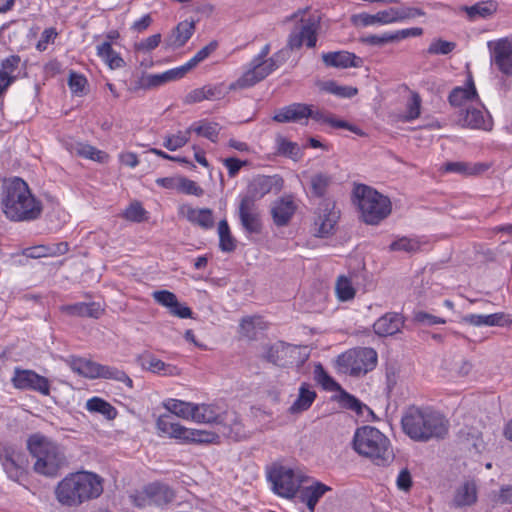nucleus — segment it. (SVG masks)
I'll return each mask as SVG.
<instances>
[{"instance_id": "nucleus-1", "label": "nucleus", "mask_w": 512, "mask_h": 512, "mask_svg": "<svg viewBox=\"0 0 512 512\" xmlns=\"http://www.w3.org/2000/svg\"><path fill=\"white\" fill-rule=\"evenodd\" d=\"M0 204L6 218L14 222L35 221L43 212L41 200L34 196L27 182L19 177L11 178L3 184Z\"/></svg>"}, {"instance_id": "nucleus-2", "label": "nucleus", "mask_w": 512, "mask_h": 512, "mask_svg": "<svg viewBox=\"0 0 512 512\" xmlns=\"http://www.w3.org/2000/svg\"><path fill=\"white\" fill-rule=\"evenodd\" d=\"M404 433L414 441L428 442L444 439L449 431V421L430 407H409L401 419Z\"/></svg>"}, {"instance_id": "nucleus-3", "label": "nucleus", "mask_w": 512, "mask_h": 512, "mask_svg": "<svg viewBox=\"0 0 512 512\" xmlns=\"http://www.w3.org/2000/svg\"><path fill=\"white\" fill-rule=\"evenodd\" d=\"M103 492V479L95 473L81 471L62 479L56 489V499L65 506H79L98 498Z\"/></svg>"}, {"instance_id": "nucleus-4", "label": "nucleus", "mask_w": 512, "mask_h": 512, "mask_svg": "<svg viewBox=\"0 0 512 512\" xmlns=\"http://www.w3.org/2000/svg\"><path fill=\"white\" fill-rule=\"evenodd\" d=\"M352 447L360 456L370 459L375 465L386 466L394 459L390 440L380 430L372 426L356 429Z\"/></svg>"}, {"instance_id": "nucleus-5", "label": "nucleus", "mask_w": 512, "mask_h": 512, "mask_svg": "<svg viewBox=\"0 0 512 512\" xmlns=\"http://www.w3.org/2000/svg\"><path fill=\"white\" fill-rule=\"evenodd\" d=\"M27 447L36 459L34 470L38 474L55 477L66 466V457L62 449L47 438L40 435L29 437Z\"/></svg>"}, {"instance_id": "nucleus-6", "label": "nucleus", "mask_w": 512, "mask_h": 512, "mask_svg": "<svg viewBox=\"0 0 512 512\" xmlns=\"http://www.w3.org/2000/svg\"><path fill=\"white\" fill-rule=\"evenodd\" d=\"M353 194L365 223L378 224L390 214L391 202L389 198L375 189L359 184L354 188Z\"/></svg>"}, {"instance_id": "nucleus-7", "label": "nucleus", "mask_w": 512, "mask_h": 512, "mask_svg": "<svg viewBox=\"0 0 512 512\" xmlns=\"http://www.w3.org/2000/svg\"><path fill=\"white\" fill-rule=\"evenodd\" d=\"M156 428L160 436H169L186 443H212L217 435L212 431L190 429L174 422L172 416L161 415L156 421Z\"/></svg>"}, {"instance_id": "nucleus-8", "label": "nucleus", "mask_w": 512, "mask_h": 512, "mask_svg": "<svg viewBox=\"0 0 512 512\" xmlns=\"http://www.w3.org/2000/svg\"><path fill=\"white\" fill-rule=\"evenodd\" d=\"M70 367L75 373L89 379L104 378L122 382L129 388L133 387L132 379L116 367L102 365L85 358L73 359Z\"/></svg>"}, {"instance_id": "nucleus-9", "label": "nucleus", "mask_w": 512, "mask_h": 512, "mask_svg": "<svg viewBox=\"0 0 512 512\" xmlns=\"http://www.w3.org/2000/svg\"><path fill=\"white\" fill-rule=\"evenodd\" d=\"M377 360V352L373 348L359 347L340 355L337 362L351 376H360L372 371Z\"/></svg>"}, {"instance_id": "nucleus-10", "label": "nucleus", "mask_w": 512, "mask_h": 512, "mask_svg": "<svg viewBox=\"0 0 512 512\" xmlns=\"http://www.w3.org/2000/svg\"><path fill=\"white\" fill-rule=\"evenodd\" d=\"M306 10H298L288 19L294 20L299 15L305 14ZM319 29V18L316 16H302L299 26L291 31L287 39V48L291 51L299 50L305 43L308 48H314L317 43V32Z\"/></svg>"}, {"instance_id": "nucleus-11", "label": "nucleus", "mask_w": 512, "mask_h": 512, "mask_svg": "<svg viewBox=\"0 0 512 512\" xmlns=\"http://www.w3.org/2000/svg\"><path fill=\"white\" fill-rule=\"evenodd\" d=\"M273 491L281 497L293 498L300 488L301 480L291 468L274 465L268 471Z\"/></svg>"}, {"instance_id": "nucleus-12", "label": "nucleus", "mask_w": 512, "mask_h": 512, "mask_svg": "<svg viewBox=\"0 0 512 512\" xmlns=\"http://www.w3.org/2000/svg\"><path fill=\"white\" fill-rule=\"evenodd\" d=\"M456 124L462 128L491 131L494 123L483 106L468 105L457 112Z\"/></svg>"}, {"instance_id": "nucleus-13", "label": "nucleus", "mask_w": 512, "mask_h": 512, "mask_svg": "<svg viewBox=\"0 0 512 512\" xmlns=\"http://www.w3.org/2000/svg\"><path fill=\"white\" fill-rule=\"evenodd\" d=\"M315 214V235L321 238L332 235L340 218V211L336 210L335 202L330 199L323 200L319 204Z\"/></svg>"}, {"instance_id": "nucleus-14", "label": "nucleus", "mask_w": 512, "mask_h": 512, "mask_svg": "<svg viewBox=\"0 0 512 512\" xmlns=\"http://www.w3.org/2000/svg\"><path fill=\"white\" fill-rule=\"evenodd\" d=\"M11 382L19 390L36 391L45 396L50 394L49 380L33 370L16 367Z\"/></svg>"}, {"instance_id": "nucleus-15", "label": "nucleus", "mask_w": 512, "mask_h": 512, "mask_svg": "<svg viewBox=\"0 0 512 512\" xmlns=\"http://www.w3.org/2000/svg\"><path fill=\"white\" fill-rule=\"evenodd\" d=\"M238 216L243 229L249 234H259L262 230L260 213L256 203L250 198H241Z\"/></svg>"}, {"instance_id": "nucleus-16", "label": "nucleus", "mask_w": 512, "mask_h": 512, "mask_svg": "<svg viewBox=\"0 0 512 512\" xmlns=\"http://www.w3.org/2000/svg\"><path fill=\"white\" fill-rule=\"evenodd\" d=\"M488 47L498 69L503 74L512 76V43L507 38H501L495 42L489 41Z\"/></svg>"}, {"instance_id": "nucleus-17", "label": "nucleus", "mask_w": 512, "mask_h": 512, "mask_svg": "<svg viewBox=\"0 0 512 512\" xmlns=\"http://www.w3.org/2000/svg\"><path fill=\"white\" fill-rule=\"evenodd\" d=\"M283 181L278 176H264L259 175L255 177L248 186L247 195L242 198H250L254 203L257 199H261L266 194L275 190L280 191Z\"/></svg>"}, {"instance_id": "nucleus-18", "label": "nucleus", "mask_w": 512, "mask_h": 512, "mask_svg": "<svg viewBox=\"0 0 512 512\" xmlns=\"http://www.w3.org/2000/svg\"><path fill=\"white\" fill-rule=\"evenodd\" d=\"M250 66L251 68L248 71H246L240 78L229 85V91L252 87L270 75L269 70H267V67L264 64V61H259V59H252Z\"/></svg>"}, {"instance_id": "nucleus-19", "label": "nucleus", "mask_w": 512, "mask_h": 512, "mask_svg": "<svg viewBox=\"0 0 512 512\" xmlns=\"http://www.w3.org/2000/svg\"><path fill=\"white\" fill-rule=\"evenodd\" d=\"M309 105L305 103H292L276 111L272 119L278 123L307 124Z\"/></svg>"}, {"instance_id": "nucleus-20", "label": "nucleus", "mask_w": 512, "mask_h": 512, "mask_svg": "<svg viewBox=\"0 0 512 512\" xmlns=\"http://www.w3.org/2000/svg\"><path fill=\"white\" fill-rule=\"evenodd\" d=\"M144 501L149 505L165 506L175 498L174 491L166 484L154 482L143 489Z\"/></svg>"}, {"instance_id": "nucleus-21", "label": "nucleus", "mask_w": 512, "mask_h": 512, "mask_svg": "<svg viewBox=\"0 0 512 512\" xmlns=\"http://www.w3.org/2000/svg\"><path fill=\"white\" fill-rule=\"evenodd\" d=\"M214 433L217 438L213 443L218 442L220 435L234 441H240L246 437L244 427L235 413H224V417L221 419V423H218L217 431Z\"/></svg>"}, {"instance_id": "nucleus-22", "label": "nucleus", "mask_w": 512, "mask_h": 512, "mask_svg": "<svg viewBox=\"0 0 512 512\" xmlns=\"http://www.w3.org/2000/svg\"><path fill=\"white\" fill-rule=\"evenodd\" d=\"M308 119L311 118L316 122L327 124L332 128L347 129L358 136H364L365 133L356 125H353L345 120L337 119L332 113L326 110L313 109V105H309Z\"/></svg>"}, {"instance_id": "nucleus-23", "label": "nucleus", "mask_w": 512, "mask_h": 512, "mask_svg": "<svg viewBox=\"0 0 512 512\" xmlns=\"http://www.w3.org/2000/svg\"><path fill=\"white\" fill-rule=\"evenodd\" d=\"M462 321L473 326L506 327L512 324V317L504 312H497L488 315L468 314L463 316Z\"/></svg>"}, {"instance_id": "nucleus-24", "label": "nucleus", "mask_w": 512, "mask_h": 512, "mask_svg": "<svg viewBox=\"0 0 512 512\" xmlns=\"http://www.w3.org/2000/svg\"><path fill=\"white\" fill-rule=\"evenodd\" d=\"M473 99H478V93L473 81V77L471 74H469L466 87L458 86L453 88L449 93L448 101L451 106L459 107L462 109L468 106L469 104L467 103Z\"/></svg>"}, {"instance_id": "nucleus-25", "label": "nucleus", "mask_w": 512, "mask_h": 512, "mask_svg": "<svg viewBox=\"0 0 512 512\" xmlns=\"http://www.w3.org/2000/svg\"><path fill=\"white\" fill-rule=\"evenodd\" d=\"M64 147L71 154L90 159L99 163H105L109 156L104 151L98 150L96 147L77 142V141H66Z\"/></svg>"}, {"instance_id": "nucleus-26", "label": "nucleus", "mask_w": 512, "mask_h": 512, "mask_svg": "<svg viewBox=\"0 0 512 512\" xmlns=\"http://www.w3.org/2000/svg\"><path fill=\"white\" fill-rule=\"evenodd\" d=\"M403 318L398 313H387L380 317L373 325L374 332L382 337L391 336L400 331Z\"/></svg>"}, {"instance_id": "nucleus-27", "label": "nucleus", "mask_w": 512, "mask_h": 512, "mask_svg": "<svg viewBox=\"0 0 512 512\" xmlns=\"http://www.w3.org/2000/svg\"><path fill=\"white\" fill-rule=\"evenodd\" d=\"M323 63L328 67L349 68L358 67L361 59L347 51L328 52L322 55Z\"/></svg>"}, {"instance_id": "nucleus-28", "label": "nucleus", "mask_w": 512, "mask_h": 512, "mask_svg": "<svg viewBox=\"0 0 512 512\" xmlns=\"http://www.w3.org/2000/svg\"><path fill=\"white\" fill-rule=\"evenodd\" d=\"M296 206L292 199L282 198L277 200L272 208L271 214L275 225L281 227L288 224L294 215Z\"/></svg>"}, {"instance_id": "nucleus-29", "label": "nucleus", "mask_w": 512, "mask_h": 512, "mask_svg": "<svg viewBox=\"0 0 512 512\" xmlns=\"http://www.w3.org/2000/svg\"><path fill=\"white\" fill-rule=\"evenodd\" d=\"M331 488L321 482H314L310 486L299 488V498L305 503L310 512H314L319 499Z\"/></svg>"}, {"instance_id": "nucleus-30", "label": "nucleus", "mask_w": 512, "mask_h": 512, "mask_svg": "<svg viewBox=\"0 0 512 512\" xmlns=\"http://www.w3.org/2000/svg\"><path fill=\"white\" fill-rule=\"evenodd\" d=\"M138 362L143 369L152 373L170 376L177 374V368L175 366L166 364L150 353L141 354L138 357Z\"/></svg>"}, {"instance_id": "nucleus-31", "label": "nucleus", "mask_w": 512, "mask_h": 512, "mask_svg": "<svg viewBox=\"0 0 512 512\" xmlns=\"http://www.w3.org/2000/svg\"><path fill=\"white\" fill-rule=\"evenodd\" d=\"M61 311L70 316L91 317L95 319L99 318L103 313V309L100 304L96 302H79L64 305L61 307Z\"/></svg>"}, {"instance_id": "nucleus-32", "label": "nucleus", "mask_w": 512, "mask_h": 512, "mask_svg": "<svg viewBox=\"0 0 512 512\" xmlns=\"http://www.w3.org/2000/svg\"><path fill=\"white\" fill-rule=\"evenodd\" d=\"M2 467L10 480L20 482L27 473L28 459L25 453L21 452L14 458L4 462Z\"/></svg>"}, {"instance_id": "nucleus-33", "label": "nucleus", "mask_w": 512, "mask_h": 512, "mask_svg": "<svg viewBox=\"0 0 512 512\" xmlns=\"http://www.w3.org/2000/svg\"><path fill=\"white\" fill-rule=\"evenodd\" d=\"M223 417L224 414H220L218 408L214 405L195 404L191 420L198 423H215L217 429L218 423H221Z\"/></svg>"}, {"instance_id": "nucleus-34", "label": "nucleus", "mask_w": 512, "mask_h": 512, "mask_svg": "<svg viewBox=\"0 0 512 512\" xmlns=\"http://www.w3.org/2000/svg\"><path fill=\"white\" fill-rule=\"evenodd\" d=\"M317 397L316 392L307 383H302L296 400L289 408L291 414H298L308 410Z\"/></svg>"}, {"instance_id": "nucleus-35", "label": "nucleus", "mask_w": 512, "mask_h": 512, "mask_svg": "<svg viewBox=\"0 0 512 512\" xmlns=\"http://www.w3.org/2000/svg\"><path fill=\"white\" fill-rule=\"evenodd\" d=\"M466 12L469 20L474 21L478 18H489L493 16L498 9V3L495 0L480 1L472 6H463L461 8Z\"/></svg>"}, {"instance_id": "nucleus-36", "label": "nucleus", "mask_w": 512, "mask_h": 512, "mask_svg": "<svg viewBox=\"0 0 512 512\" xmlns=\"http://www.w3.org/2000/svg\"><path fill=\"white\" fill-rule=\"evenodd\" d=\"M476 500V485L473 482L467 481L456 489L452 504L454 507L461 508L473 505Z\"/></svg>"}, {"instance_id": "nucleus-37", "label": "nucleus", "mask_w": 512, "mask_h": 512, "mask_svg": "<svg viewBox=\"0 0 512 512\" xmlns=\"http://www.w3.org/2000/svg\"><path fill=\"white\" fill-rule=\"evenodd\" d=\"M97 56L112 70L123 68L126 63L124 59L116 52L110 41H104L96 47Z\"/></svg>"}, {"instance_id": "nucleus-38", "label": "nucleus", "mask_w": 512, "mask_h": 512, "mask_svg": "<svg viewBox=\"0 0 512 512\" xmlns=\"http://www.w3.org/2000/svg\"><path fill=\"white\" fill-rule=\"evenodd\" d=\"M185 216L190 223L198 225L205 230L213 228L215 224L213 211L209 208L196 209L188 207Z\"/></svg>"}, {"instance_id": "nucleus-39", "label": "nucleus", "mask_w": 512, "mask_h": 512, "mask_svg": "<svg viewBox=\"0 0 512 512\" xmlns=\"http://www.w3.org/2000/svg\"><path fill=\"white\" fill-rule=\"evenodd\" d=\"M385 11H379L376 14H369L366 12L353 14L350 17L352 25L355 27H368L373 25H388Z\"/></svg>"}, {"instance_id": "nucleus-40", "label": "nucleus", "mask_w": 512, "mask_h": 512, "mask_svg": "<svg viewBox=\"0 0 512 512\" xmlns=\"http://www.w3.org/2000/svg\"><path fill=\"white\" fill-rule=\"evenodd\" d=\"M220 130L221 126L218 123L206 120L195 122L189 127L190 132H195L197 135L205 137L214 143L218 141Z\"/></svg>"}, {"instance_id": "nucleus-41", "label": "nucleus", "mask_w": 512, "mask_h": 512, "mask_svg": "<svg viewBox=\"0 0 512 512\" xmlns=\"http://www.w3.org/2000/svg\"><path fill=\"white\" fill-rule=\"evenodd\" d=\"M195 31V23L193 21L180 22L172 32L170 45L182 47L191 38Z\"/></svg>"}, {"instance_id": "nucleus-42", "label": "nucleus", "mask_w": 512, "mask_h": 512, "mask_svg": "<svg viewBox=\"0 0 512 512\" xmlns=\"http://www.w3.org/2000/svg\"><path fill=\"white\" fill-rule=\"evenodd\" d=\"M86 409L92 413H99L107 420H113L117 416V410L106 400L100 397H92L86 402Z\"/></svg>"}, {"instance_id": "nucleus-43", "label": "nucleus", "mask_w": 512, "mask_h": 512, "mask_svg": "<svg viewBox=\"0 0 512 512\" xmlns=\"http://www.w3.org/2000/svg\"><path fill=\"white\" fill-rule=\"evenodd\" d=\"M265 328V323L259 316L244 317L240 322V334L250 340L256 339L258 330Z\"/></svg>"}, {"instance_id": "nucleus-44", "label": "nucleus", "mask_w": 512, "mask_h": 512, "mask_svg": "<svg viewBox=\"0 0 512 512\" xmlns=\"http://www.w3.org/2000/svg\"><path fill=\"white\" fill-rule=\"evenodd\" d=\"M193 403L181 401L178 399H168L163 406L172 414L184 418L191 419L194 410Z\"/></svg>"}, {"instance_id": "nucleus-45", "label": "nucleus", "mask_w": 512, "mask_h": 512, "mask_svg": "<svg viewBox=\"0 0 512 512\" xmlns=\"http://www.w3.org/2000/svg\"><path fill=\"white\" fill-rule=\"evenodd\" d=\"M487 167L484 164H470L467 162H447L444 171L463 175H475L483 172Z\"/></svg>"}, {"instance_id": "nucleus-46", "label": "nucleus", "mask_w": 512, "mask_h": 512, "mask_svg": "<svg viewBox=\"0 0 512 512\" xmlns=\"http://www.w3.org/2000/svg\"><path fill=\"white\" fill-rule=\"evenodd\" d=\"M219 248L223 252H232L236 249V239L232 236L226 219L218 223Z\"/></svg>"}, {"instance_id": "nucleus-47", "label": "nucleus", "mask_w": 512, "mask_h": 512, "mask_svg": "<svg viewBox=\"0 0 512 512\" xmlns=\"http://www.w3.org/2000/svg\"><path fill=\"white\" fill-rule=\"evenodd\" d=\"M291 350H295V347L285 344L284 342H278L266 347L263 357L270 363L280 364L283 356Z\"/></svg>"}, {"instance_id": "nucleus-48", "label": "nucleus", "mask_w": 512, "mask_h": 512, "mask_svg": "<svg viewBox=\"0 0 512 512\" xmlns=\"http://www.w3.org/2000/svg\"><path fill=\"white\" fill-rule=\"evenodd\" d=\"M332 184V177L326 173H316L311 176L310 185L314 196L323 197Z\"/></svg>"}, {"instance_id": "nucleus-49", "label": "nucleus", "mask_w": 512, "mask_h": 512, "mask_svg": "<svg viewBox=\"0 0 512 512\" xmlns=\"http://www.w3.org/2000/svg\"><path fill=\"white\" fill-rule=\"evenodd\" d=\"M340 390L339 402L343 408L354 411L357 415H363L364 409L371 412V410L355 396L349 394L345 390Z\"/></svg>"}, {"instance_id": "nucleus-50", "label": "nucleus", "mask_w": 512, "mask_h": 512, "mask_svg": "<svg viewBox=\"0 0 512 512\" xmlns=\"http://www.w3.org/2000/svg\"><path fill=\"white\" fill-rule=\"evenodd\" d=\"M336 295L341 301H349L355 296V289L352 282L346 276H339L335 285Z\"/></svg>"}, {"instance_id": "nucleus-51", "label": "nucleus", "mask_w": 512, "mask_h": 512, "mask_svg": "<svg viewBox=\"0 0 512 512\" xmlns=\"http://www.w3.org/2000/svg\"><path fill=\"white\" fill-rule=\"evenodd\" d=\"M315 380L323 386L324 389L334 391L340 390V385L328 375L321 364L315 366L314 370Z\"/></svg>"}, {"instance_id": "nucleus-52", "label": "nucleus", "mask_w": 512, "mask_h": 512, "mask_svg": "<svg viewBox=\"0 0 512 512\" xmlns=\"http://www.w3.org/2000/svg\"><path fill=\"white\" fill-rule=\"evenodd\" d=\"M324 89L327 92L342 98H352L358 93L357 88L352 86H341L334 81L325 83Z\"/></svg>"}, {"instance_id": "nucleus-53", "label": "nucleus", "mask_w": 512, "mask_h": 512, "mask_svg": "<svg viewBox=\"0 0 512 512\" xmlns=\"http://www.w3.org/2000/svg\"><path fill=\"white\" fill-rule=\"evenodd\" d=\"M456 47L455 42L446 41L443 39H436L431 42L427 52L431 55H447L451 53Z\"/></svg>"}, {"instance_id": "nucleus-54", "label": "nucleus", "mask_w": 512, "mask_h": 512, "mask_svg": "<svg viewBox=\"0 0 512 512\" xmlns=\"http://www.w3.org/2000/svg\"><path fill=\"white\" fill-rule=\"evenodd\" d=\"M166 73L161 74H150L147 76H143L139 81V87L145 90H150L153 88H157L165 83H167Z\"/></svg>"}, {"instance_id": "nucleus-55", "label": "nucleus", "mask_w": 512, "mask_h": 512, "mask_svg": "<svg viewBox=\"0 0 512 512\" xmlns=\"http://www.w3.org/2000/svg\"><path fill=\"white\" fill-rule=\"evenodd\" d=\"M145 214H146V211L142 207V205L139 202H135V203L130 204L126 208L123 216L125 219H127L129 221L140 223L145 219Z\"/></svg>"}, {"instance_id": "nucleus-56", "label": "nucleus", "mask_w": 512, "mask_h": 512, "mask_svg": "<svg viewBox=\"0 0 512 512\" xmlns=\"http://www.w3.org/2000/svg\"><path fill=\"white\" fill-rule=\"evenodd\" d=\"M419 249V243L416 240L409 239L406 237H402L396 241H393L390 244L391 251H405V252H415Z\"/></svg>"}, {"instance_id": "nucleus-57", "label": "nucleus", "mask_w": 512, "mask_h": 512, "mask_svg": "<svg viewBox=\"0 0 512 512\" xmlns=\"http://www.w3.org/2000/svg\"><path fill=\"white\" fill-rule=\"evenodd\" d=\"M277 152L280 155L296 158L299 154V146L295 142H291L285 138H279Z\"/></svg>"}, {"instance_id": "nucleus-58", "label": "nucleus", "mask_w": 512, "mask_h": 512, "mask_svg": "<svg viewBox=\"0 0 512 512\" xmlns=\"http://www.w3.org/2000/svg\"><path fill=\"white\" fill-rule=\"evenodd\" d=\"M177 188L187 195L201 196L204 193L203 189L195 181L188 178H180Z\"/></svg>"}, {"instance_id": "nucleus-59", "label": "nucleus", "mask_w": 512, "mask_h": 512, "mask_svg": "<svg viewBox=\"0 0 512 512\" xmlns=\"http://www.w3.org/2000/svg\"><path fill=\"white\" fill-rule=\"evenodd\" d=\"M68 85L72 93L83 94L87 85V79L82 74L71 72L68 79Z\"/></svg>"}, {"instance_id": "nucleus-60", "label": "nucleus", "mask_w": 512, "mask_h": 512, "mask_svg": "<svg viewBox=\"0 0 512 512\" xmlns=\"http://www.w3.org/2000/svg\"><path fill=\"white\" fill-rule=\"evenodd\" d=\"M153 299L160 305L171 308L176 305L177 297L174 293L168 290H158L152 293Z\"/></svg>"}, {"instance_id": "nucleus-61", "label": "nucleus", "mask_w": 512, "mask_h": 512, "mask_svg": "<svg viewBox=\"0 0 512 512\" xmlns=\"http://www.w3.org/2000/svg\"><path fill=\"white\" fill-rule=\"evenodd\" d=\"M161 34L157 33L135 44V50L139 52H150L161 43Z\"/></svg>"}, {"instance_id": "nucleus-62", "label": "nucleus", "mask_w": 512, "mask_h": 512, "mask_svg": "<svg viewBox=\"0 0 512 512\" xmlns=\"http://www.w3.org/2000/svg\"><path fill=\"white\" fill-rule=\"evenodd\" d=\"M360 41L364 44L371 46H382L384 44L394 42L392 32H385L382 35H369L360 38Z\"/></svg>"}, {"instance_id": "nucleus-63", "label": "nucleus", "mask_w": 512, "mask_h": 512, "mask_svg": "<svg viewBox=\"0 0 512 512\" xmlns=\"http://www.w3.org/2000/svg\"><path fill=\"white\" fill-rule=\"evenodd\" d=\"M20 62L19 55H10L1 61L0 72H5L8 76H14L13 73L18 69Z\"/></svg>"}, {"instance_id": "nucleus-64", "label": "nucleus", "mask_w": 512, "mask_h": 512, "mask_svg": "<svg viewBox=\"0 0 512 512\" xmlns=\"http://www.w3.org/2000/svg\"><path fill=\"white\" fill-rule=\"evenodd\" d=\"M205 100H220L227 95L223 84L203 86Z\"/></svg>"}]
</instances>
